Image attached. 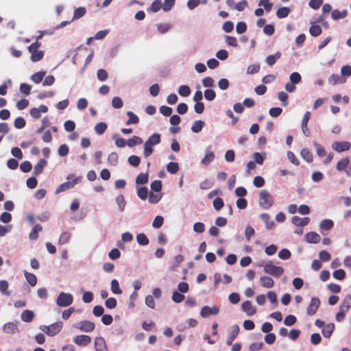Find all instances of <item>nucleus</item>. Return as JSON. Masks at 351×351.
I'll list each match as a JSON object with an SVG mask.
<instances>
[{
  "mask_svg": "<svg viewBox=\"0 0 351 351\" xmlns=\"http://www.w3.org/2000/svg\"><path fill=\"white\" fill-rule=\"evenodd\" d=\"M261 285L265 288H271L274 287V280L269 276H262L260 278Z\"/></svg>",
  "mask_w": 351,
  "mask_h": 351,
  "instance_id": "b1692460",
  "label": "nucleus"
},
{
  "mask_svg": "<svg viewBox=\"0 0 351 351\" xmlns=\"http://www.w3.org/2000/svg\"><path fill=\"white\" fill-rule=\"evenodd\" d=\"M97 76L99 80L105 81L108 79V75L106 70L100 69L97 72Z\"/></svg>",
  "mask_w": 351,
  "mask_h": 351,
  "instance_id": "bf43d9fd",
  "label": "nucleus"
},
{
  "mask_svg": "<svg viewBox=\"0 0 351 351\" xmlns=\"http://www.w3.org/2000/svg\"><path fill=\"white\" fill-rule=\"evenodd\" d=\"M74 327L79 329L80 331L90 332L95 330V325L90 321L83 320L75 324Z\"/></svg>",
  "mask_w": 351,
  "mask_h": 351,
  "instance_id": "423d86ee",
  "label": "nucleus"
},
{
  "mask_svg": "<svg viewBox=\"0 0 351 351\" xmlns=\"http://www.w3.org/2000/svg\"><path fill=\"white\" fill-rule=\"evenodd\" d=\"M146 141L152 145H158L160 143V135L158 133L153 134Z\"/></svg>",
  "mask_w": 351,
  "mask_h": 351,
  "instance_id": "4c0bfd02",
  "label": "nucleus"
},
{
  "mask_svg": "<svg viewBox=\"0 0 351 351\" xmlns=\"http://www.w3.org/2000/svg\"><path fill=\"white\" fill-rule=\"evenodd\" d=\"M123 105L122 99L119 97H114L112 100V106L114 108H121Z\"/></svg>",
  "mask_w": 351,
  "mask_h": 351,
  "instance_id": "0e129e2a",
  "label": "nucleus"
},
{
  "mask_svg": "<svg viewBox=\"0 0 351 351\" xmlns=\"http://www.w3.org/2000/svg\"><path fill=\"white\" fill-rule=\"evenodd\" d=\"M63 324L62 322H55L49 326H40V329L49 336H54L62 330Z\"/></svg>",
  "mask_w": 351,
  "mask_h": 351,
  "instance_id": "20e7f679",
  "label": "nucleus"
},
{
  "mask_svg": "<svg viewBox=\"0 0 351 351\" xmlns=\"http://www.w3.org/2000/svg\"><path fill=\"white\" fill-rule=\"evenodd\" d=\"M24 275L26 278V280L32 287H34L36 285L37 278L34 274L25 271Z\"/></svg>",
  "mask_w": 351,
  "mask_h": 351,
  "instance_id": "bb28decb",
  "label": "nucleus"
},
{
  "mask_svg": "<svg viewBox=\"0 0 351 351\" xmlns=\"http://www.w3.org/2000/svg\"><path fill=\"white\" fill-rule=\"evenodd\" d=\"M127 115L129 117V119L127 121L126 124H137L139 122V118L133 112H127Z\"/></svg>",
  "mask_w": 351,
  "mask_h": 351,
  "instance_id": "72a5a7b5",
  "label": "nucleus"
},
{
  "mask_svg": "<svg viewBox=\"0 0 351 351\" xmlns=\"http://www.w3.org/2000/svg\"><path fill=\"white\" fill-rule=\"evenodd\" d=\"M43 227L40 224H36L29 233V237L32 240H36L38 238V232L42 231Z\"/></svg>",
  "mask_w": 351,
  "mask_h": 351,
  "instance_id": "a878e982",
  "label": "nucleus"
},
{
  "mask_svg": "<svg viewBox=\"0 0 351 351\" xmlns=\"http://www.w3.org/2000/svg\"><path fill=\"white\" fill-rule=\"evenodd\" d=\"M164 219L162 216H156L153 221L152 226L155 228H160L163 224Z\"/></svg>",
  "mask_w": 351,
  "mask_h": 351,
  "instance_id": "69168bd1",
  "label": "nucleus"
},
{
  "mask_svg": "<svg viewBox=\"0 0 351 351\" xmlns=\"http://www.w3.org/2000/svg\"><path fill=\"white\" fill-rule=\"evenodd\" d=\"M117 304V300L114 298H109L105 301L106 306L110 309L114 308Z\"/></svg>",
  "mask_w": 351,
  "mask_h": 351,
  "instance_id": "e2e57ef3",
  "label": "nucleus"
},
{
  "mask_svg": "<svg viewBox=\"0 0 351 351\" xmlns=\"http://www.w3.org/2000/svg\"><path fill=\"white\" fill-rule=\"evenodd\" d=\"M290 13V9L288 7H282L277 10L276 16L279 19L287 17Z\"/></svg>",
  "mask_w": 351,
  "mask_h": 351,
  "instance_id": "473e14b6",
  "label": "nucleus"
},
{
  "mask_svg": "<svg viewBox=\"0 0 351 351\" xmlns=\"http://www.w3.org/2000/svg\"><path fill=\"white\" fill-rule=\"evenodd\" d=\"M223 201L221 197H216L213 200V206L215 210H221L223 206Z\"/></svg>",
  "mask_w": 351,
  "mask_h": 351,
  "instance_id": "338daca9",
  "label": "nucleus"
},
{
  "mask_svg": "<svg viewBox=\"0 0 351 351\" xmlns=\"http://www.w3.org/2000/svg\"><path fill=\"white\" fill-rule=\"evenodd\" d=\"M143 143V139L137 136H133L131 138L128 139L127 141V145L132 147L135 145H141Z\"/></svg>",
  "mask_w": 351,
  "mask_h": 351,
  "instance_id": "7c9ffc66",
  "label": "nucleus"
},
{
  "mask_svg": "<svg viewBox=\"0 0 351 351\" xmlns=\"http://www.w3.org/2000/svg\"><path fill=\"white\" fill-rule=\"evenodd\" d=\"M167 170L171 174L176 173L179 170L178 163L176 162H170L167 166Z\"/></svg>",
  "mask_w": 351,
  "mask_h": 351,
  "instance_id": "ea45409f",
  "label": "nucleus"
},
{
  "mask_svg": "<svg viewBox=\"0 0 351 351\" xmlns=\"http://www.w3.org/2000/svg\"><path fill=\"white\" fill-rule=\"evenodd\" d=\"M47 165V161L45 159H40L38 163L34 166V174L35 176L40 175L43 171L44 167H45Z\"/></svg>",
  "mask_w": 351,
  "mask_h": 351,
  "instance_id": "f3484780",
  "label": "nucleus"
},
{
  "mask_svg": "<svg viewBox=\"0 0 351 351\" xmlns=\"http://www.w3.org/2000/svg\"><path fill=\"white\" fill-rule=\"evenodd\" d=\"M137 195L139 198L141 199H146L148 195V190L147 188L145 186L140 187L137 190Z\"/></svg>",
  "mask_w": 351,
  "mask_h": 351,
  "instance_id": "8fccbe9b",
  "label": "nucleus"
},
{
  "mask_svg": "<svg viewBox=\"0 0 351 351\" xmlns=\"http://www.w3.org/2000/svg\"><path fill=\"white\" fill-rule=\"evenodd\" d=\"M95 347L96 351H108L104 338L97 337L95 339Z\"/></svg>",
  "mask_w": 351,
  "mask_h": 351,
  "instance_id": "ddd939ff",
  "label": "nucleus"
},
{
  "mask_svg": "<svg viewBox=\"0 0 351 351\" xmlns=\"http://www.w3.org/2000/svg\"><path fill=\"white\" fill-rule=\"evenodd\" d=\"M263 267L264 272L268 274L274 278L280 277L284 273V269L280 266H276L271 262L267 263L265 265H261Z\"/></svg>",
  "mask_w": 351,
  "mask_h": 351,
  "instance_id": "f03ea898",
  "label": "nucleus"
},
{
  "mask_svg": "<svg viewBox=\"0 0 351 351\" xmlns=\"http://www.w3.org/2000/svg\"><path fill=\"white\" fill-rule=\"evenodd\" d=\"M45 75V71L36 72L31 76V80L36 84H38L43 81Z\"/></svg>",
  "mask_w": 351,
  "mask_h": 351,
  "instance_id": "c85d7f7f",
  "label": "nucleus"
},
{
  "mask_svg": "<svg viewBox=\"0 0 351 351\" xmlns=\"http://www.w3.org/2000/svg\"><path fill=\"white\" fill-rule=\"evenodd\" d=\"M148 173H140L136 178V183L137 184H143L148 182Z\"/></svg>",
  "mask_w": 351,
  "mask_h": 351,
  "instance_id": "de8ad7c7",
  "label": "nucleus"
},
{
  "mask_svg": "<svg viewBox=\"0 0 351 351\" xmlns=\"http://www.w3.org/2000/svg\"><path fill=\"white\" fill-rule=\"evenodd\" d=\"M41 43L39 41H35L28 47V51L31 53V60L34 62L41 60L44 57V51H38Z\"/></svg>",
  "mask_w": 351,
  "mask_h": 351,
  "instance_id": "f257e3e1",
  "label": "nucleus"
},
{
  "mask_svg": "<svg viewBox=\"0 0 351 351\" xmlns=\"http://www.w3.org/2000/svg\"><path fill=\"white\" fill-rule=\"evenodd\" d=\"M136 241L141 245H147L149 244V239L144 233H140L136 236Z\"/></svg>",
  "mask_w": 351,
  "mask_h": 351,
  "instance_id": "a19ab883",
  "label": "nucleus"
},
{
  "mask_svg": "<svg viewBox=\"0 0 351 351\" xmlns=\"http://www.w3.org/2000/svg\"><path fill=\"white\" fill-rule=\"evenodd\" d=\"M320 305V300L318 298H312L307 307L306 313L312 316L315 315Z\"/></svg>",
  "mask_w": 351,
  "mask_h": 351,
  "instance_id": "0eeeda50",
  "label": "nucleus"
},
{
  "mask_svg": "<svg viewBox=\"0 0 351 351\" xmlns=\"http://www.w3.org/2000/svg\"><path fill=\"white\" fill-rule=\"evenodd\" d=\"M239 326L238 325H233L230 327L228 336L226 341V344L228 346H231L232 344L233 341L237 338L239 333Z\"/></svg>",
  "mask_w": 351,
  "mask_h": 351,
  "instance_id": "6e6552de",
  "label": "nucleus"
},
{
  "mask_svg": "<svg viewBox=\"0 0 351 351\" xmlns=\"http://www.w3.org/2000/svg\"><path fill=\"white\" fill-rule=\"evenodd\" d=\"M215 159V154L210 150V147H208L206 149V154L204 158L202 160V164L204 165H209Z\"/></svg>",
  "mask_w": 351,
  "mask_h": 351,
  "instance_id": "2eb2a0df",
  "label": "nucleus"
},
{
  "mask_svg": "<svg viewBox=\"0 0 351 351\" xmlns=\"http://www.w3.org/2000/svg\"><path fill=\"white\" fill-rule=\"evenodd\" d=\"M21 319L25 322H30L34 317V313L30 310H25L21 314Z\"/></svg>",
  "mask_w": 351,
  "mask_h": 351,
  "instance_id": "393cba45",
  "label": "nucleus"
},
{
  "mask_svg": "<svg viewBox=\"0 0 351 351\" xmlns=\"http://www.w3.org/2000/svg\"><path fill=\"white\" fill-rule=\"evenodd\" d=\"M335 330V325L332 323L325 325L322 328V332L324 337L329 338Z\"/></svg>",
  "mask_w": 351,
  "mask_h": 351,
  "instance_id": "4be33fe9",
  "label": "nucleus"
},
{
  "mask_svg": "<svg viewBox=\"0 0 351 351\" xmlns=\"http://www.w3.org/2000/svg\"><path fill=\"white\" fill-rule=\"evenodd\" d=\"M278 257L282 260H287L291 257V252L287 249H282L278 252Z\"/></svg>",
  "mask_w": 351,
  "mask_h": 351,
  "instance_id": "4d7b16f0",
  "label": "nucleus"
},
{
  "mask_svg": "<svg viewBox=\"0 0 351 351\" xmlns=\"http://www.w3.org/2000/svg\"><path fill=\"white\" fill-rule=\"evenodd\" d=\"M310 219L308 217L301 218L298 216H294L292 217V223L296 226L303 227L304 226H306L308 223Z\"/></svg>",
  "mask_w": 351,
  "mask_h": 351,
  "instance_id": "a211bd4d",
  "label": "nucleus"
},
{
  "mask_svg": "<svg viewBox=\"0 0 351 351\" xmlns=\"http://www.w3.org/2000/svg\"><path fill=\"white\" fill-rule=\"evenodd\" d=\"M73 301V297L71 293L61 292L57 298L56 304L59 306L66 307L71 305Z\"/></svg>",
  "mask_w": 351,
  "mask_h": 351,
  "instance_id": "39448f33",
  "label": "nucleus"
},
{
  "mask_svg": "<svg viewBox=\"0 0 351 351\" xmlns=\"http://www.w3.org/2000/svg\"><path fill=\"white\" fill-rule=\"evenodd\" d=\"M31 88V86L26 83L21 84L19 87L20 91L25 95L30 94Z\"/></svg>",
  "mask_w": 351,
  "mask_h": 351,
  "instance_id": "5fc2aeb1",
  "label": "nucleus"
},
{
  "mask_svg": "<svg viewBox=\"0 0 351 351\" xmlns=\"http://www.w3.org/2000/svg\"><path fill=\"white\" fill-rule=\"evenodd\" d=\"M348 14V11L346 10H343L340 11L339 10H334L332 11L331 17L333 20L337 21L341 19L345 18Z\"/></svg>",
  "mask_w": 351,
  "mask_h": 351,
  "instance_id": "5701e85b",
  "label": "nucleus"
},
{
  "mask_svg": "<svg viewBox=\"0 0 351 351\" xmlns=\"http://www.w3.org/2000/svg\"><path fill=\"white\" fill-rule=\"evenodd\" d=\"M306 240L309 243H318L321 241L319 234L315 232H310L305 235Z\"/></svg>",
  "mask_w": 351,
  "mask_h": 351,
  "instance_id": "dca6fc26",
  "label": "nucleus"
},
{
  "mask_svg": "<svg viewBox=\"0 0 351 351\" xmlns=\"http://www.w3.org/2000/svg\"><path fill=\"white\" fill-rule=\"evenodd\" d=\"M263 342H254L252 343L249 348L250 351H259L263 346Z\"/></svg>",
  "mask_w": 351,
  "mask_h": 351,
  "instance_id": "774afa93",
  "label": "nucleus"
},
{
  "mask_svg": "<svg viewBox=\"0 0 351 351\" xmlns=\"http://www.w3.org/2000/svg\"><path fill=\"white\" fill-rule=\"evenodd\" d=\"M129 163L133 167H137L141 162V158L135 155L130 156L128 158Z\"/></svg>",
  "mask_w": 351,
  "mask_h": 351,
  "instance_id": "6e6d98bb",
  "label": "nucleus"
},
{
  "mask_svg": "<svg viewBox=\"0 0 351 351\" xmlns=\"http://www.w3.org/2000/svg\"><path fill=\"white\" fill-rule=\"evenodd\" d=\"M301 156L303 158V159L308 162H311L313 161V155L306 148H304L302 149Z\"/></svg>",
  "mask_w": 351,
  "mask_h": 351,
  "instance_id": "a18cd8bd",
  "label": "nucleus"
},
{
  "mask_svg": "<svg viewBox=\"0 0 351 351\" xmlns=\"http://www.w3.org/2000/svg\"><path fill=\"white\" fill-rule=\"evenodd\" d=\"M91 342V338L85 335H77L74 338V343L80 346H86Z\"/></svg>",
  "mask_w": 351,
  "mask_h": 351,
  "instance_id": "f8f14e48",
  "label": "nucleus"
},
{
  "mask_svg": "<svg viewBox=\"0 0 351 351\" xmlns=\"http://www.w3.org/2000/svg\"><path fill=\"white\" fill-rule=\"evenodd\" d=\"M178 93L182 97H187L191 94V88L187 85H182L179 87Z\"/></svg>",
  "mask_w": 351,
  "mask_h": 351,
  "instance_id": "49530a36",
  "label": "nucleus"
},
{
  "mask_svg": "<svg viewBox=\"0 0 351 351\" xmlns=\"http://www.w3.org/2000/svg\"><path fill=\"white\" fill-rule=\"evenodd\" d=\"M309 32L312 36L317 37L322 34V29L318 25H312L309 28Z\"/></svg>",
  "mask_w": 351,
  "mask_h": 351,
  "instance_id": "e433bc0d",
  "label": "nucleus"
},
{
  "mask_svg": "<svg viewBox=\"0 0 351 351\" xmlns=\"http://www.w3.org/2000/svg\"><path fill=\"white\" fill-rule=\"evenodd\" d=\"M118 155L115 152L110 153L108 157V162L113 166L117 165V164L118 163Z\"/></svg>",
  "mask_w": 351,
  "mask_h": 351,
  "instance_id": "603ef678",
  "label": "nucleus"
},
{
  "mask_svg": "<svg viewBox=\"0 0 351 351\" xmlns=\"http://www.w3.org/2000/svg\"><path fill=\"white\" fill-rule=\"evenodd\" d=\"M75 183H76V179L73 182H64L58 186V187L56 189V193H59L60 192H63V191H65L66 190L71 189L72 187L74 186Z\"/></svg>",
  "mask_w": 351,
  "mask_h": 351,
  "instance_id": "412c9836",
  "label": "nucleus"
},
{
  "mask_svg": "<svg viewBox=\"0 0 351 351\" xmlns=\"http://www.w3.org/2000/svg\"><path fill=\"white\" fill-rule=\"evenodd\" d=\"M281 57V53L280 51L276 52L274 55H270L267 57L266 62L269 66H273L276 61Z\"/></svg>",
  "mask_w": 351,
  "mask_h": 351,
  "instance_id": "c756f323",
  "label": "nucleus"
},
{
  "mask_svg": "<svg viewBox=\"0 0 351 351\" xmlns=\"http://www.w3.org/2000/svg\"><path fill=\"white\" fill-rule=\"evenodd\" d=\"M32 168V164L29 161H24L20 165L21 170L24 173L29 172Z\"/></svg>",
  "mask_w": 351,
  "mask_h": 351,
  "instance_id": "13d9d810",
  "label": "nucleus"
},
{
  "mask_svg": "<svg viewBox=\"0 0 351 351\" xmlns=\"http://www.w3.org/2000/svg\"><path fill=\"white\" fill-rule=\"evenodd\" d=\"M334 226V222L331 219H324L319 224V228L322 230H329Z\"/></svg>",
  "mask_w": 351,
  "mask_h": 351,
  "instance_id": "cd10ccee",
  "label": "nucleus"
},
{
  "mask_svg": "<svg viewBox=\"0 0 351 351\" xmlns=\"http://www.w3.org/2000/svg\"><path fill=\"white\" fill-rule=\"evenodd\" d=\"M242 310L247 313L248 316H252L256 313V309L252 306L250 301H245L241 305Z\"/></svg>",
  "mask_w": 351,
  "mask_h": 351,
  "instance_id": "4468645a",
  "label": "nucleus"
},
{
  "mask_svg": "<svg viewBox=\"0 0 351 351\" xmlns=\"http://www.w3.org/2000/svg\"><path fill=\"white\" fill-rule=\"evenodd\" d=\"M339 307H341L348 311V310L351 307V295H350L348 294L344 297L343 302Z\"/></svg>",
  "mask_w": 351,
  "mask_h": 351,
  "instance_id": "09e8293b",
  "label": "nucleus"
},
{
  "mask_svg": "<svg viewBox=\"0 0 351 351\" xmlns=\"http://www.w3.org/2000/svg\"><path fill=\"white\" fill-rule=\"evenodd\" d=\"M8 283L6 280H0V291L3 295H10V292L8 290Z\"/></svg>",
  "mask_w": 351,
  "mask_h": 351,
  "instance_id": "3c124183",
  "label": "nucleus"
},
{
  "mask_svg": "<svg viewBox=\"0 0 351 351\" xmlns=\"http://www.w3.org/2000/svg\"><path fill=\"white\" fill-rule=\"evenodd\" d=\"M14 127L17 129H22L26 125V121L23 117H17L14 120Z\"/></svg>",
  "mask_w": 351,
  "mask_h": 351,
  "instance_id": "864d4df0",
  "label": "nucleus"
},
{
  "mask_svg": "<svg viewBox=\"0 0 351 351\" xmlns=\"http://www.w3.org/2000/svg\"><path fill=\"white\" fill-rule=\"evenodd\" d=\"M219 312V308L216 306H214L213 307L204 306L201 309L200 315L203 317H208L210 315H217Z\"/></svg>",
  "mask_w": 351,
  "mask_h": 351,
  "instance_id": "1a4fd4ad",
  "label": "nucleus"
},
{
  "mask_svg": "<svg viewBox=\"0 0 351 351\" xmlns=\"http://www.w3.org/2000/svg\"><path fill=\"white\" fill-rule=\"evenodd\" d=\"M350 160L348 158H344L339 161H338L337 164V169L339 171H342L346 169V168L349 165Z\"/></svg>",
  "mask_w": 351,
  "mask_h": 351,
  "instance_id": "c9c22d12",
  "label": "nucleus"
},
{
  "mask_svg": "<svg viewBox=\"0 0 351 351\" xmlns=\"http://www.w3.org/2000/svg\"><path fill=\"white\" fill-rule=\"evenodd\" d=\"M162 8V3L160 0H155L151 5L150 10L153 12H156Z\"/></svg>",
  "mask_w": 351,
  "mask_h": 351,
  "instance_id": "680f3d73",
  "label": "nucleus"
},
{
  "mask_svg": "<svg viewBox=\"0 0 351 351\" xmlns=\"http://www.w3.org/2000/svg\"><path fill=\"white\" fill-rule=\"evenodd\" d=\"M160 112L165 117H169L172 114L173 110L171 107L162 106L160 107Z\"/></svg>",
  "mask_w": 351,
  "mask_h": 351,
  "instance_id": "052dcab7",
  "label": "nucleus"
},
{
  "mask_svg": "<svg viewBox=\"0 0 351 351\" xmlns=\"http://www.w3.org/2000/svg\"><path fill=\"white\" fill-rule=\"evenodd\" d=\"M274 203L273 197L267 190H263L259 195V204L264 209H269Z\"/></svg>",
  "mask_w": 351,
  "mask_h": 351,
  "instance_id": "7ed1b4c3",
  "label": "nucleus"
},
{
  "mask_svg": "<svg viewBox=\"0 0 351 351\" xmlns=\"http://www.w3.org/2000/svg\"><path fill=\"white\" fill-rule=\"evenodd\" d=\"M332 148L337 152L348 151L350 148V143L348 141L334 142Z\"/></svg>",
  "mask_w": 351,
  "mask_h": 351,
  "instance_id": "9b49d317",
  "label": "nucleus"
},
{
  "mask_svg": "<svg viewBox=\"0 0 351 351\" xmlns=\"http://www.w3.org/2000/svg\"><path fill=\"white\" fill-rule=\"evenodd\" d=\"M47 111V106L42 104L38 108H31L29 110V114L34 119H39L41 117V112L46 113Z\"/></svg>",
  "mask_w": 351,
  "mask_h": 351,
  "instance_id": "9d476101",
  "label": "nucleus"
},
{
  "mask_svg": "<svg viewBox=\"0 0 351 351\" xmlns=\"http://www.w3.org/2000/svg\"><path fill=\"white\" fill-rule=\"evenodd\" d=\"M261 220L265 223L267 229H271L274 226V221L271 219L269 214L263 213L260 215Z\"/></svg>",
  "mask_w": 351,
  "mask_h": 351,
  "instance_id": "6ab92c4d",
  "label": "nucleus"
},
{
  "mask_svg": "<svg viewBox=\"0 0 351 351\" xmlns=\"http://www.w3.org/2000/svg\"><path fill=\"white\" fill-rule=\"evenodd\" d=\"M86 13V10L84 7H79L74 10L73 20H76L84 16Z\"/></svg>",
  "mask_w": 351,
  "mask_h": 351,
  "instance_id": "2f4dec72",
  "label": "nucleus"
},
{
  "mask_svg": "<svg viewBox=\"0 0 351 351\" xmlns=\"http://www.w3.org/2000/svg\"><path fill=\"white\" fill-rule=\"evenodd\" d=\"M3 331L8 334H14L19 331L16 324L12 322H8L3 326Z\"/></svg>",
  "mask_w": 351,
  "mask_h": 351,
  "instance_id": "aec40b11",
  "label": "nucleus"
},
{
  "mask_svg": "<svg viewBox=\"0 0 351 351\" xmlns=\"http://www.w3.org/2000/svg\"><path fill=\"white\" fill-rule=\"evenodd\" d=\"M106 129H107V125H106V123H105L104 122L98 123L95 126V130L96 133L99 135L103 134L105 132V131L106 130Z\"/></svg>",
  "mask_w": 351,
  "mask_h": 351,
  "instance_id": "c03bdc74",
  "label": "nucleus"
},
{
  "mask_svg": "<svg viewBox=\"0 0 351 351\" xmlns=\"http://www.w3.org/2000/svg\"><path fill=\"white\" fill-rule=\"evenodd\" d=\"M204 125L205 123L203 121H195L191 126V130L195 133H198L202 130Z\"/></svg>",
  "mask_w": 351,
  "mask_h": 351,
  "instance_id": "f704fd0d",
  "label": "nucleus"
},
{
  "mask_svg": "<svg viewBox=\"0 0 351 351\" xmlns=\"http://www.w3.org/2000/svg\"><path fill=\"white\" fill-rule=\"evenodd\" d=\"M111 291L114 294H121L122 293L121 289L119 287V283L117 280L113 279L111 281Z\"/></svg>",
  "mask_w": 351,
  "mask_h": 351,
  "instance_id": "79ce46f5",
  "label": "nucleus"
},
{
  "mask_svg": "<svg viewBox=\"0 0 351 351\" xmlns=\"http://www.w3.org/2000/svg\"><path fill=\"white\" fill-rule=\"evenodd\" d=\"M116 203L119 206L120 211H123L126 205V202L123 195H119L116 197Z\"/></svg>",
  "mask_w": 351,
  "mask_h": 351,
  "instance_id": "58836bf2",
  "label": "nucleus"
},
{
  "mask_svg": "<svg viewBox=\"0 0 351 351\" xmlns=\"http://www.w3.org/2000/svg\"><path fill=\"white\" fill-rule=\"evenodd\" d=\"M70 238L71 234L68 232H64L60 236L58 243L60 245H64L69 241Z\"/></svg>",
  "mask_w": 351,
  "mask_h": 351,
  "instance_id": "37998d69",
  "label": "nucleus"
}]
</instances>
